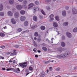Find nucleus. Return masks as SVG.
Here are the masks:
<instances>
[{
    "mask_svg": "<svg viewBox=\"0 0 77 77\" xmlns=\"http://www.w3.org/2000/svg\"><path fill=\"white\" fill-rule=\"evenodd\" d=\"M68 56V53H66L64 54H62L61 55L57 56L56 57H57L58 59H62V57L65 58L66 56Z\"/></svg>",
    "mask_w": 77,
    "mask_h": 77,
    "instance_id": "1",
    "label": "nucleus"
},
{
    "mask_svg": "<svg viewBox=\"0 0 77 77\" xmlns=\"http://www.w3.org/2000/svg\"><path fill=\"white\" fill-rule=\"evenodd\" d=\"M27 62H25L23 63H19V65L21 66V67H22V68H24L27 67Z\"/></svg>",
    "mask_w": 77,
    "mask_h": 77,
    "instance_id": "2",
    "label": "nucleus"
},
{
    "mask_svg": "<svg viewBox=\"0 0 77 77\" xmlns=\"http://www.w3.org/2000/svg\"><path fill=\"white\" fill-rule=\"evenodd\" d=\"M13 71H14L15 72H17V73H18V72H20V69L18 68H17L15 69H12Z\"/></svg>",
    "mask_w": 77,
    "mask_h": 77,
    "instance_id": "3",
    "label": "nucleus"
},
{
    "mask_svg": "<svg viewBox=\"0 0 77 77\" xmlns=\"http://www.w3.org/2000/svg\"><path fill=\"white\" fill-rule=\"evenodd\" d=\"M66 36L68 38H70L72 37V35H71V34L69 33V32H67L66 34Z\"/></svg>",
    "mask_w": 77,
    "mask_h": 77,
    "instance_id": "4",
    "label": "nucleus"
},
{
    "mask_svg": "<svg viewBox=\"0 0 77 77\" xmlns=\"http://www.w3.org/2000/svg\"><path fill=\"white\" fill-rule=\"evenodd\" d=\"M26 18L25 16H22L20 17V20L22 21H25V20H26Z\"/></svg>",
    "mask_w": 77,
    "mask_h": 77,
    "instance_id": "5",
    "label": "nucleus"
},
{
    "mask_svg": "<svg viewBox=\"0 0 77 77\" xmlns=\"http://www.w3.org/2000/svg\"><path fill=\"white\" fill-rule=\"evenodd\" d=\"M16 8L19 10H21L23 8V6L20 5H18L17 6Z\"/></svg>",
    "mask_w": 77,
    "mask_h": 77,
    "instance_id": "6",
    "label": "nucleus"
},
{
    "mask_svg": "<svg viewBox=\"0 0 77 77\" xmlns=\"http://www.w3.org/2000/svg\"><path fill=\"white\" fill-rule=\"evenodd\" d=\"M23 3L24 6H27V5L28 4V3L27 2V1L26 0H23Z\"/></svg>",
    "mask_w": 77,
    "mask_h": 77,
    "instance_id": "7",
    "label": "nucleus"
},
{
    "mask_svg": "<svg viewBox=\"0 0 77 77\" xmlns=\"http://www.w3.org/2000/svg\"><path fill=\"white\" fill-rule=\"evenodd\" d=\"M54 17V15L53 14H51L50 16L49 17L50 18V21H53V20H54V18H53Z\"/></svg>",
    "mask_w": 77,
    "mask_h": 77,
    "instance_id": "8",
    "label": "nucleus"
},
{
    "mask_svg": "<svg viewBox=\"0 0 77 77\" xmlns=\"http://www.w3.org/2000/svg\"><path fill=\"white\" fill-rule=\"evenodd\" d=\"M14 17L16 18H18L19 17V13L18 12H17L14 14Z\"/></svg>",
    "mask_w": 77,
    "mask_h": 77,
    "instance_id": "9",
    "label": "nucleus"
},
{
    "mask_svg": "<svg viewBox=\"0 0 77 77\" xmlns=\"http://www.w3.org/2000/svg\"><path fill=\"white\" fill-rule=\"evenodd\" d=\"M72 12L74 14H77V10L75 8H73L72 9Z\"/></svg>",
    "mask_w": 77,
    "mask_h": 77,
    "instance_id": "10",
    "label": "nucleus"
},
{
    "mask_svg": "<svg viewBox=\"0 0 77 77\" xmlns=\"http://www.w3.org/2000/svg\"><path fill=\"white\" fill-rule=\"evenodd\" d=\"M39 8L38 7H36V8L34 7L33 8V11L34 12V13H35V11H39Z\"/></svg>",
    "mask_w": 77,
    "mask_h": 77,
    "instance_id": "11",
    "label": "nucleus"
},
{
    "mask_svg": "<svg viewBox=\"0 0 77 77\" xmlns=\"http://www.w3.org/2000/svg\"><path fill=\"white\" fill-rule=\"evenodd\" d=\"M11 22L13 24H15L16 23V21L15 20V19L13 18L11 19Z\"/></svg>",
    "mask_w": 77,
    "mask_h": 77,
    "instance_id": "12",
    "label": "nucleus"
},
{
    "mask_svg": "<svg viewBox=\"0 0 77 77\" xmlns=\"http://www.w3.org/2000/svg\"><path fill=\"white\" fill-rule=\"evenodd\" d=\"M7 14L8 15L10 16V17H12V15H13V13H12V12L11 11H8Z\"/></svg>",
    "mask_w": 77,
    "mask_h": 77,
    "instance_id": "13",
    "label": "nucleus"
},
{
    "mask_svg": "<svg viewBox=\"0 0 77 77\" xmlns=\"http://www.w3.org/2000/svg\"><path fill=\"white\" fill-rule=\"evenodd\" d=\"M33 19L34 21H38V18H37V17L36 16H34Z\"/></svg>",
    "mask_w": 77,
    "mask_h": 77,
    "instance_id": "14",
    "label": "nucleus"
},
{
    "mask_svg": "<svg viewBox=\"0 0 77 77\" xmlns=\"http://www.w3.org/2000/svg\"><path fill=\"white\" fill-rule=\"evenodd\" d=\"M45 76V72H42L40 77H44Z\"/></svg>",
    "mask_w": 77,
    "mask_h": 77,
    "instance_id": "15",
    "label": "nucleus"
},
{
    "mask_svg": "<svg viewBox=\"0 0 77 77\" xmlns=\"http://www.w3.org/2000/svg\"><path fill=\"white\" fill-rule=\"evenodd\" d=\"M29 24V23L28 21H25L24 23V25L25 26H27Z\"/></svg>",
    "mask_w": 77,
    "mask_h": 77,
    "instance_id": "16",
    "label": "nucleus"
},
{
    "mask_svg": "<svg viewBox=\"0 0 77 77\" xmlns=\"http://www.w3.org/2000/svg\"><path fill=\"white\" fill-rule=\"evenodd\" d=\"M53 25L54 27H57L58 26V25H57V23L56 22H54L53 23Z\"/></svg>",
    "mask_w": 77,
    "mask_h": 77,
    "instance_id": "17",
    "label": "nucleus"
},
{
    "mask_svg": "<svg viewBox=\"0 0 77 77\" xmlns=\"http://www.w3.org/2000/svg\"><path fill=\"white\" fill-rule=\"evenodd\" d=\"M62 48L61 47L60 48H58L57 49V51H60V52H61L62 51H63Z\"/></svg>",
    "mask_w": 77,
    "mask_h": 77,
    "instance_id": "18",
    "label": "nucleus"
},
{
    "mask_svg": "<svg viewBox=\"0 0 77 77\" xmlns=\"http://www.w3.org/2000/svg\"><path fill=\"white\" fill-rule=\"evenodd\" d=\"M66 11H63L62 12V15L63 17H65L66 16Z\"/></svg>",
    "mask_w": 77,
    "mask_h": 77,
    "instance_id": "19",
    "label": "nucleus"
},
{
    "mask_svg": "<svg viewBox=\"0 0 77 77\" xmlns=\"http://www.w3.org/2000/svg\"><path fill=\"white\" fill-rule=\"evenodd\" d=\"M25 11L24 10H22L20 11V14L21 15H24V14H25Z\"/></svg>",
    "mask_w": 77,
    "mask_h": 77,
    "instance_id": "20",
    "label": "nucleus"
},
{
    "mask_svg": "<svg viewBox=\"0 0 77 77\" xmlns=\"http://www.w3.org/2000/svg\"><path fill=\"white\" fill-rule=\"evenodd\" d=\"M40 28L42 30H44L45 29V27L43 26H41Z\"/></svg>",
    "mask_w": 77,
    "mask_h": 77,
    "instance_id": "21",
    "label": "nucleus"
},
{
    "mask_svg": "<svg viewBox=\"0 0 77 77\" xmlns=\"http://www.w3.org/2000/svg\"><path fill=\"white\" fill-rule=\"evenodd\" d=\"M38 26H37V25H32L31 26V29H35V28H36Z\"/></svg>",
    "mask_w": 77,
    "mask_h": 77,
    "instance_id": "22",
    "label": "nucleus"
},
{
    "mask_svg": "<svg viewBox=\"0 0 77 77\" xmlns=\"http://www.w3.org/2000/svg\"><path fill=\"white\" fill-rule=\"evenodd\" d=\"M0 36L2 37H4L5 36V34L3 32H0Z\"/></svg>",
    "mask_w": 77,
    "mask_h": 77,
    "instance_id": "23",
    "label": "nucleus"
},
{
    "mask_svg": "<svg viewBox=\"0 0 77 77\" xmlns=\"http://www.w3.org/2000/svg\"><path fill=\"white\" fill-rule=\"evenodd\" d=\"M3 5L2 4H0V11H2L3 10Z\"/></svg>",
    "mask_w": 77,
    "mask_h": 77,
    "instance_id": "24",
    "label": "nucleus"
},
{
    "mask_svg": "<svg viewBox=\"0 0 77 77\" xmlns=\"http://www.w3.org/2000/svg\"><path fill=\"white\" fill-rule=\"evenodd\" d=\"M68 23L67 22H66L63 23V25L64 26H68Z\"/></svg>",
    "mask_w": 77,
    "mask_h": 77,
    "instance_id": "25",
    "label": "nucleus"
},
{
    "mask_svg": "<svg viewBox=\"0 0 77 77\" xmlns=\"http://www.w3.org/2000/svg\"><path fill=\"white\" fill-rule=\"evenodd\" d=\"M9 3L10 4L12 5L14 3V0H9Z\"/></svg>",
    "mask_w": 77,
    "mask_h": 77,
    "instance_id": "26",
    "label": "nucleus"
},
{
    "mask_svg": "<svg viewBox=\"0 0 77 77\" xmlns=\"http://www.w3.org/2000/svg\"><path fill=\"white\" fill-rule=\"evenodd\" d=\"M61 46L63 47H64L65 46V43L63 42H62L61 44Z\"/></svg>",
    "mask_w": 77,
    "mask_h": 77,
    "instance_id": "27",
    "label": "nucleus"
},
{
    "mask_svg": "<svg viewBox=\"0 0 77 77\" xmlns=\"http://www.w3.org/2000/svg\"><path fill=\"white\" fill-rule=\"evenodd\" d=\"M33 6H35V5L33 3H30L29 5V7H30L31 8L33 7Z\"/></svg>",
    "mask_w": 77,
    "mask_h": 77,
    "instance_id": "28",
    "label": "nucleus"
},
{
    "mask_svg": "<svg viewBox=\"0 0 77 77\" xmlns=\"http://www.w3.org/2000/svg\"><path fill=\"white\" fill-rule=\"evenodd\" d=\"M17 54V53L16 52H13L10 54L11 56H15V55H16Z\"/></svg>",
    "mask_w": 77,
    "mask_h": 77,
    "instance_id": "29",
    "label": "nucleus"
},
{
    "mask_svg": "<svg viewBox=\"0 0 77 77\" xmlns=\"http://www.w3.org/2000/svg\"><path fill=\"white\" fill-rule=\"evenodd\" d=\"M5 13L3 12H1L0 13V15L1 16H4Z\"/></svg>",
    "mask_w": 77,
    "mask_h": 77,
    "instance_id": "30",
    "label": "nucleus"
},
{
    "mask_svg": "<svg viewBox=\"0 0 77 77\" xmlns=\"http://www.w3.org/2000/svg\"><path fill=\"white\" fill-rule=\"evenodd\" d=\"M17 31L19 32H21V31H22V29L20 28H18L17 29Z\"/></svg>",
    "mask_w": 77,
    "mask_h": 77,
    "instance_id": "31",
    "label": "nucleus"
},
{
    "mask_svg": "<svg viewBox=\"0 0 77 77\" xmlns=\"http://www.w3.org/2000/svg\"><path fill=\"white\" fill-rule=\"evenodd\" d=\"M41 12H42V14H43V15H45V12H44V10H41Z\"/></svg>",
    "mask_w": 77,
    "mask_h": 77,
    "instance_id": "32",
    "label": "nucleus"
},
{
    "mask_svg": "<svg viewBox=\"0 0 77 77\" xmlns=\"http://www.w3.org/2000/svg\"><path fill=\"white\" fill-rule=\"evenodd\" d=\"M73 32H77V28H75L73 30Z\"/></svg>",
    "mask_w": 77,
    "mask_h": 77,
    "instance_id": "33",
    "label": "nucleus"
},
{
    "mask_svg": "<svg viewBox=\"0 0 77 77\" xmlns=\"http://www.w3.org/2000/svg\"><path fill=\"white\" fill-rule=\"evenodd\" d=\"M34 36H38V33L37 32H35L34 33Z\"/></svg>",
    "mask_w": 77,
    "mask_h": 77,
    "instance_id": "34",
    "label": "nucleus"
},
{
    "mask_svg": "<svg viewBox=\"0 0 77 77\" xmlns=\"http://www.w3.org/2000/svg\"><path fill=\"white\" fill-rule=\"evenodd\" d=\"M42 49L43 50H44V51H47V48L45 47H43L42 48Z\"/></svg>",
    "mask_w": 77,
    "mask_h": 77,
    "instance_id": "35",
    "label": "nucleus"
},
{
    "mask_svg": "<svg viewBox=\"0 0 77 77\" xmlns=\"http://www.w3.org/2000/svg\"><path fill=\"white\" fill-rule=\"evenodd\" d=\"M55 19L57 21H59V17H58V16H56L55 17Z\"/></svg>",
    "mask_w": 77,
    "mask_h": 77,
    "instance_id": "36",
    "label": "nucleus"
},
{
    "mask_svg": "<svg viewBox=\"0 0 77 77\" xmlns=\"http://www.w3.org/2000/svg\"><path fill=\"white\" fill-rule=\"evenodd\" d=\"M29 69L30 71H32L33 70V68L30 66L29 67Z\"/></svg>",
    "mask_w": 77,
    "mask_h": 77,
    "instance_id": "37",
    "label": "nucleus"
},
{
    "mask_svg": "<svg viewBox=\"0 0 77 77\" xmlns=\"http://www.w3.org/2000/svg\"><path fill=\"white\" fill-rule=\"evenodd\" d=\"M12 69H13V68L7 69L6 70L7 71H11V70H12Z\"/></svg>",
    "mask_w": 77,
    "mask_h": 77,
    "instance_id": "38",
    "label": "nucleus"
},
{
    "mask_svg": "<svg viewBox=\"0 0 77 77\" xmlns=\"http://www.w3.org/2000/svg\"><path fill=\"white\" fill-rule=\"evenodd\" d=\"M0 48H5V46L2 45L0 46Z\"/></svg>",
    "mask_w": 77,
    "mask_h": 77,
    "instance_id": "39",
    "label": "nucleus"
},
{
    "mask_svg": "<svg viewBox=\"0 0 77 77\" xmlns=\"http://www.w3.org/2000/svg\"><path fill=\"white\" fill-rule=\"evenodd\" d=\"M46 8L47 10L48 11H50V8L49 7H47Z\"/></svg>",
    "mask_w": 77,
    "mask_h": 77,
    "instance_id": "40",
    "label": "nucleus"
},
{
    "mask_svg": "<svg viewBox=\"0 0 77 77\" xmlns=\"http://www.w3.org/2000/svg\"><path fill=\"white\" fill-rule=\"evenodd\" d=\"M35 4L36 5H39V2L38 1H36L35 2Z\"/></svg>",
    "mask_w": 77,
    "mask_h": 77,
    "instance_id": "41",
    "label": "nucleus"
},
{
    "mask_svg": "<svg viewBox=\"0 0 77 77\" xmlns=\"http://www.w3.org/2000/svg\"><path fill=\"white\" fill-rule=\"evenodd\" d=\"M50 1H51V0H45V2L47 3H49Z\"/></svg>",
    "mask_w": 77,
    "mask_h": 77,
    "instance_id": "42",
    "label": "nucleus"
},
{
    "mask_svg": "<svg viewBox=\"0 0 77 77\" xmlns=\"http://www.w3.org/2000/svg\"><path fill=\"white\" fill-rule=\"evenodd\" d=\"M39 18L40 19H42V18H43V16L41 15L39 16Z\"/></svg>",
    "mask_w": 77,
    "mask_h": 77,
    "instance_id": "43",
    "label": "nucleus"
},
{
    "mask_svg": "<svg viewBox=\"0 0 77 77\" xmlns=\"http://www.w3.org/2000/svg\"><path fill=\"white\" fill-rule=\"evenodd\" d=\"M12 53V52H8L7 53H6V54H7V55H9V54H10V53Z\"/></svg>",
    "mask_w": 77,
    "mask_h": 77,
    "instance_id": "44",
    "label": "nucleus"
},
{
    "mask_svg": "<svg viewBox=\"0 0 77 77\" xmlns=\"http://www.w3.org/2000/svg\"><path fill=\"white\" fill-rule=\"evenodd\" d=\"M14 47H15V48H18L19 47V45H16L14 46Z\"/></svg>",
    "mask_w": 77,
    "mask_h": 77,
    "instance_id": "45",
    "label": "nucleus"
},
{
    "mask_svg": "<svg viewBox=\"0 0 77 77\" xmlns=\"http://www.w3.org/2000/svg\"><path fill=\"white\" fill-rule=\"evenodd\" d=\"M37 41L38 42H40V41H41V38H38L37 39Z\"/></svg>",
    "mask_w": 77,
    "mask_h": 77,
    "instance_id": "46",
    "label": "nucleus"
},
{
    "mask_svg": "<svg viewBox=\"0 0 77 77\" xmlns=\"http://www.w3.org/2000/svg\"><path fill=\"white\" fill-rule=\"evenodd\" d=\"M62 39H65V37L64 36V35L62 37Z\"/></svg>",
    "mask_w": 77,
    "mask_h": 77,
    "instance_id": "47",
    "label": "nucleus"
},
{
    "mask_svg": "<svg viewBox=\"0 0 77 77\" xmlns=\"http://www.w3.org/2000/svg\"><path fill=\"white\" fill-rule=\"evenodd\" d=\"M56 70L57 71H59V70H60V68H59V67L57 68V69H56Z\"/></svg>",
    "mask_w": 77,
    "mask_h": 77,
    "instance_id": "48",
    "label": "nucleus"
},
{
    "mask_svg": "<svg viewBox=\"0 0 77 77\" xmlns=\"http://www.w3.org/2000/svg\"><path fill=\"white\" fill-rule=\"evenodd\" d=\"M54 31H55L56 32H57V28H55L54 29Z\"/></svg>",
    "mask_w": 77,
    "mask_h": 77,
    "instance_id": "49",
    "label": "nucleus"
},
{
    "mask_svg": "<svg viewBox=\"0 0 77 77\" xmlns=\"http://www.w3.org/2000/svg\"><path fill=\"white\" fill-rule=\"evenodd\" d=\"M69 8V7L68 6H66V10H68V9Z\"/></svg>",
    "mask_w": 77,
    "mask_h": 77,
    "instance_id": "50",
    "label": "nucleus"
},
{
    "mask_svg": "<svg viewBox=\"0 0 77 77\" xmlns=\"http://www.w3.org/2000/svg\"><path fill=\"white\" fill-rule=\"evenodd\" d=\"M33 51H36V48H34L33 49Z\"/></svg>",
    "mask_w": 77,
    "mask_h": 77,
    "instance_id": "51",
    "label": "nucleus"
},
{
    "mask_svg": "<svg viewBox=\"0 0 77 77\" xmlns=\"http://www.w3.org/2000/svg\"><path fill=\"white\" fill-rule=\"evenodd\" d=\"M24 33H27V32H29V30H27L23 32Z\"/></svg>",
    "mask_w": 77,
    "mask_h": 77,
    "instance_id": "52",
    "label": "nucleus"
},
{
    "mask_svg": "<svg viewBox=\"0 0 77 77\" xmlns=\"http://www.w3.org/2000/svg\"><path fill=\"white\" fill-rule=\"evenodd\" d=\"M0 59H4V57H1Z\"/></svg>",
    "mask_w": 77,
    "mask_h": 77,
    "instance_id": "53",
    "label": "nucleus"
},
{
    "mask_svg": "<svg viewBox=\"0 0 77 77\" xmlns=\"http://www.w3.org/2000/svg\"><path fill=\"white\" fill-rule=\"evenodd\" d=\"M49 63V61H46V63H45V64H47V63Z\"/></svg>",
    "mask_w": 77,
    "mask_h": 77,
    "instance_id": "54",
    "label": "nucleus"
},
{
    "mask_svg": "<svg viewBox=\"0 0 77 77\" xmlns=\"http://www.w3.org/2000/svg\"><path fill=\"white\" fill-rule=\"evenodd\" d=\"M49 69L51 71H52V69H51V67H49Z\"/></svg>",
    "mask_w": 77,
    "mask_h": 77,
    "instance_id": "55",
    "label": "nucleus"
},
{
    "mask_svg": "<svg viewBox=\"0 0 77 77\" xmlns=\"http://www.w3.org/2000/svg\"><path fill=\"white\" fill-rule=\"evenodd\" d=\"M19 2H23V0H17Z\"/></svg>",
    "mask_w": 77,
    "mask_h": 77,
    "instance_id": "56",
    "label": "nucleus"
},
{
    "mask_svg": "<svg viewBox=\"0 0 77 77\" xmlns=\"http://www.w3.org/2000/svg\"><path fill=\"white\" fill-rule=\"evenodd\" d=\"M2 70H4V71L6 70V69L5 68H3L2 69Z\"/></svg>",
    "mask_w": 77,
    "mask_h": 77,
    "instance_id": "57",
    "label": "nucleus"
},
{
    "mask_svg": "<svg viewBox=\"0 0 77 77\" xmlns=\"http://www.w3.org/2000/svg\"><path fill=\"white\" fill-rule=\"evenodd\" d=\"M37 51L38 53H41V51H40V50H38Z\"/></svg>",
    "mask_w": 77,
    "mask_h": 77,
    "instance_id": "58",
    "label": "nucleus"
},
{
    "mask_svg": "<svg viewBox=\"0 0 77 77\" xmlns=\"http://www.w3.org/2000/svg\"><path fill=\"white\" fill-rule=\"evenodd\" d=\"M35 57H38V56L37 55H35Z\"/></svg>",
    "mask_w": 77,
    "mask_h": 77,
    "instance_id": "59",
    "label": "nucleus"
},
{
    "mask_svg": "<svg viewBox=\"0 0 77 77\" xmlns=\"http://www.w3.org/2000/svg\"><path fill=\"white\" fill-rule=\"evenodd\" d=\"M32 8V7H30L28 8V9H30Z\"/></svg>",
    "mask_w": 77,
    "mask_h": 77,
    "instance_id": "60",
    "label": "nucleus"
},
{
    "mask_svg": "<svg viewBox=\"0 0 77 77\" xmlns=\"http://www.w3.org/2000/svg\"><path fill=\"white\" fill-rule=\"evenodd\" d=\"M34 40H36L37 38H36V37H35L34 38Z\"/></svg>",
    "mask_w": 77,
    "mask_h": 77,
    "instance_id": "61",
    "label": "nucleus"
},
{
    "mask_svg": "<svg viewBox=\"0 0 77 77\" xmlns=\"http://www.w3.org/2000/svg\"><path fill=\"white\" fill-rule=\"evenodd\" d=\"M46 62V61H43V63H45V64Z\"/></svg>",
    "mask_w": 77,
    "mask_h": 77,
    "instance_id": "62",
    "label": "nucleus"
},
{
    "mask_svg": "<svg viewBox=\"0 0 77 77\" xmlns=\"http://www.w3.org/2000/svg\"><path fill=\"white\" fill-rule=\"evenodd\" d=\"M4 29H6V26H5L4 27Z\"/></svg>",
    "mask_w": 77,
    "mask_h": 77,
    "instance_id": "63",
    "label": "nucleus"
},
{
    "mask_svg": "<svg viewBox=\"0 0 77 77\" xmlns=\"http://www.w3.org/2000/svg\"><path fill=\"white\" fill-rule=\"evenodd\" d=\"M56 77H60V76L59 75H58L57 76H56Z\"/></svg>",
    "mask_w": 77,
    "mask_h": 77,
    "instance_id": "64",
    "label": "nucleus"
}]
</instances>
